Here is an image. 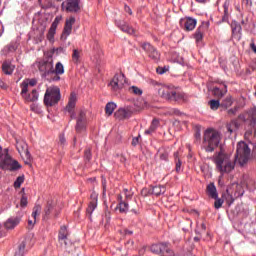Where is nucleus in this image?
I'll return each mask as SVG.
<instances>
[{
    "label": "nucleus",
    "instance_id": "54",
    "mask_svg": "<svg viewBox=\"0 0 256 256\" xmlns=\"http://www.w3.org/2000/svg\"><path fill=\"white\" fill-rule=\"evenodd\" d=\"M236 113H237V107L228 110V115H236Z\"/></svg>",
    "mask_w": 256,
    "mask_h": 256
},
{
    "label": "nucleus",
    "instance_id": "17",
    "mask_svg": "<svg viewBox=\"0 0 256 256\" xmlns=\"http://www.w3.org/2000/svg\"><path fill=\"white\" fill-rule=\"evenodd\" d=\"M180 25L185 31H193L197 27V20L193 18H184L180 20Z\"/></svg>",
    "mask_w": 256,
    "mask_h": 256
},
{
    "label": "nucleus",
    "instance_id": "2",
    "mask_svg": "<svg viewBox=\"0 0 256 256\" xmlns=\"http://www.w3.org/2000/svg\"><path fill=\"white\" fill-rule=\"evenodd\" d=\"M221 143V133L213 128H209L204 132L203 147L206 153H213Z\"/></svg>",
    "mask_w": 256,
    "mask_h": 256
},
{
    "label": "nucleus",
    "instance_id": "53",
    "mask_svg": "<svg viewBox=\"0 0 256 256\" xmlns=\"http://www.w3.org/2000/svg\"><path fill=\"white\" fill-rule=\"evenodd\" d=\"M27 197L22 196L21 200H20V205L21 207H27Z\"/></svg>",
    "mask_w": 256,
    "mask_h": 256
},
{
    "label": "nucleus",
    "instance_id": "51",
    "mask_svg": "<svg viewBox=\"0 0 256 256\" xmlns=\"http://www.w3.org/2000/svg\"><path fill=\"white\" fill-rule=\"evenodd\" d=\"M156 73H158V75H163L164 73H167V68L158 67Z\"/></svg>",
    "mask_w": 256,
    "mask_h": 256
},
{
    "label": "nucleus",
    "instance_id": "29",
    "mask_svg": "<svg viewBox=\"0 0 256 256\" xmlns=\"http://www.w3.org/2000/svg\"><path fill=\"white\" fill-rule=\"evenodd\" d=\"M204 34H205V26H199L194 33V39L196 43L203 41Z\"/></svg>",
    "mask_w": 256,
    "mask_h": 256
},
{
    "label": "nucleus",
    "instance_id": "34",
    "mask_svg": "<svg viewBox=\"0 0 256 256\" xmlns=\"http://www.w3.org/2000/svg\"><path fill=\"white\" fill-rule=\"evenodd\" d=\"M151 191H152V195H156V197H159V195H163V193H165V191H167V189L165 188V186H154L151 187Z\"/></svg>",
    "mask_w": 256,
    "mask_h": 256
},
{
    "label": "nucleus",
    "instance_id": "50",
    "mask_svg": "<svg viewBox=\"0 0 256 256\" xmlns=\"http://www.w3.org/2000/svg\"><path fill=\"white\" fill-rule=\"evenodd\" d=\"M51 81H61V74L51 73Z\"/></svg>",
    "mask_w": 256,
    "mask_h": 256
},
{
    "label": "nucleus",
    "instance_id": "48",
    "mask_svg": "<svg viewBox=\"0 0 256 256\" xmlns=\"http://www.w3.org/2000/svg\"><path fill=\"white\" fill-rule=\"evenodd\" d=\"M62 19L63 18L61 16H56L53 23L51 24V27H54L55 29H57V27L59 26V23H61Z\"/></svg>",
    "mask_w": 256,
    "mask_h": 256
},
{
    "label": "nucleus",
    "instance_id": "13",
    "mask_svg": "<svg viewBox=\"0 0 256 256\" xmlns=\"http://www.w3.org/2000/svg\"><path fill=\"white\" fill-rule=\"evenodd\" d=\"M141 47H142L143 51H145L146 55L150 59H152V61L157 62L161 59V54L159 53L157 48H155V46L151 45V43L143 42V43H141Z\"/></svg>",
    "mask_w": 256,
    "mask_h": 256
},
{
    "label": "nucleus",
    "instance_id": "61",
    "mask_svg": "<svg viewBox=\"0 0 256 256\" xmlns=\"http://www.w3.org/2000/svg\"><path fill=\"white\" fill-rule=\"evenodd\" d=\"M195 137H196V139H201V131L200 130H196Z\"/></svg>",
    "mask_w": 256,
    "mask_h": 256
},
{
    "label": "nucleus",
    "instance_id": "19",
    "mask_svg": "<svg viewBox=\"0 0 256 256\" xmlns=\"http://www.w3.org/2000/svg\"><path fill=\"white\" fill-rule=\"evenodd\" d=\"M131 110L129 108H119L115 113L114 117L119 121H123L124 119H129L131 117Z\"/></svg>",
    "mask_w": 256,
    "mask_h": 256
},
{
    "label": "nucleus",
    "instance_id": "35",
    "mask_svg": "<svg viewBox=\"0 0 256 256\" xmlns=\"http://www.w3.org/2000/svg\"><path fill=\"white\" fill-rule=\"evenodd\" d=\"M115 109H117V104L113 103V102H109L106 104L105 107V113L108 116L113 115V111H115Z\"/></svg>",
    "mask_w": 256,
    "mask_h": 256
},
{
    "label": "nucleus",
    "instance_id": "45",
    "mask_svg": "<svg viewBox=\"0 0 256 256\" xmlns=\"http://www.w3.org/2000/svg\"><path fill=\"white\" fill-rule=\"evenodd\" d=\"M142 197H149V195H153V192L151 191V187L143 188L141 190Z\"/></svg>",
    "mask_w": 256,
    "mask_h": 256
},
{
    "label": "nucleus",
    "instance_id": "57",
    "mask_svg": "<svg viewBox=\"0 0 256 256\" xmlns=\"http://www.w3.org/2000/svg\"><path fill=\"white\" fill-rule=\"evenodd\" d=\"M160 159H161L162 161H167L168 155L165 154V153H163V154L160 155Z\"/></svg>",
    "mask_w": 256,
    "mask_h": 256
},
{
    "label": "nucleus",
    "instance_id": "46",
    "mask_svg": "<svg viewBox=\"0 0 256 256\" xmlns=\"http://www.w3.org/2000/svg\"><path fill=\"white\" fill-rule=\"evenodd\" d=\"M25 181V178H23V176H19L16 181L14 182V187L16 189H19V187H21V184Z\"/></svg>",
    "mask_w": 256,
    "mask_h": 256
},
{
    "label": "nucleus",
    "instance_id": "52",
    "mask_svg": "<svg viewBox=\"0 0 256 256\" xmlns=\"http://www.w3.org/2000/svg\"><path fill=\"white\" fill-rule=\"evenodd\" d=\"M120 234L126 237L127 235H133V231L124 229V230H120Z\"/></svg>",
    "mask_w": 256,
    "mask_h": 256
},
{
    "label": "nucleus",
    "instance_id": "18",
    "mask_svg": "<svg viewBox=\"0 0 256 256\" xmlns=\"http://www.w3.org/2000/svg\"><path fill=\"white\" fill-rule=\"evenodd\" d=\"M77 103V94L75 92H72L68 101V104L66 106V111L70 114L71 119H75V114L73 113V110L75 109V105Z\"/></svg>",
    "mask_w": 256,
    "mask_h": 256
},
{
    "label": "nucleus",
    "instance_id": "26",
    "mask_svg": "<svg viewBox=\"0 0 256 256\" xmlns=\"http://www.w3.org/2000/svg\"><path fill=\"white\" fill-rule=\"evenodd\" d=\"M245 184L241 183V184H232V189H235L234 191V197H243L244 193H245V188L244 187Z\"/></svg>",
    "mask_w": 256,
    "mask_h": 256
},
{
    "label": "nucleus",
    "instance_id": "20",
    "mask_svg": "<svg viewBox=\"0 0 256 256\" xmlns=\"http://www.w3.org/2000/svg\"><path fill=\"white\" fill-rule=\"evenodd\" d=\"M92 201L89 203L88 208L86 209V213L91 219V215H93V211L97 209V194H91Z\"/></svg>",
    "mask_w": 256,
    "mask_h": 256
},
{
    "label": "nucleus",
    "instance_id": "56",
    "mask_svg": "<svg viewBox=\"0 0 256 256\" xmlns=\"http://www.w3.org/2000/svg\"><path fill=\"white\" fill-rule=\"evenodd\" d=\"M124 9L126 13H128L129 15H133V11H131V8L129 6H125Z\"/></svg>",
    "mask_w": 256,
    "mask_h": 256
},
{
    "label": "nucleus",
    "instance_id": "6",
    "mask_svg": "<svg viewBox=\"0 0 256 256\" xmlns=\"http://www.w3.org/2000/svg\"><path fill=\"white\" fill-rule=\"evenodd\" d=\"M61 100V90L57 86H51L47 88L46 93L44 95V103L47 107H53V105H57Z\"/></svg>",
    "mask_w": 256,
    "mask_h": 256
},
{
    "label": "nucleus",
    "instance_id": "55",
    "mask_svg": "<svg viewBox=\"0 0 256 256\" xmlns=\"http://www.w3.org/2000/svg\"><path fill=\"white\" fill-rule=\"evenodd\" d=\"M65 136L64 135H60L59 136V143H60V145H65Z\"/></svg>",
    "mask_w": 256,
    "mask_h": 256
},
{
    "label": "nucleus",
    "instance_id": "4",
    "mask_svg": "<svg viewBox=\"0 0 256 256\" xmlns=\"http://www.w3.org/2000/svg\"><path fill=\"white\" fill-rule=\"evenodd\" d=\"M158 95L166 101H184L185 93L171 86H162L158 89Z\"/></svg>",
    "mask_w": 256,
    "mask_h": 256
},
{
    "label": "nucleus",
    "instance_id": "1",
    "mask_svg": "<svg viewBox=\"0 0 256 256\" xmlns=\"http://www.w3.org/2000/svg\"><path fill=\"white\" fill-rule=\"evenodd\" d=\"M213 162L216 166V171L221 175H225L235 170L237 160L233 158L231 154H227L225 151L220 150L214 154Z\"/></svg>",
    "mask_w": 256,
    "mask_h": 256
},
{
    "label": "nucleus",
    "instance_id": "63",
    "mask_svg": "<svg viewBox=\"0 0 256 256\" xmlns=\"http://www.w3.org/2000/svg\"><path fill=\"white\" fill-rule=\"evenodd\" d=\"M243 5L249 6L251 5V0H242Z\"/></svg>",
    "mask_w": 256,
    "mask_h": 256
},
{
    "label": "nucleus",
    "instance_id": "60",
    "mask_svg": "<svg viewBox=\"0 0 256 256\" xmlns=\"http://www.w3.org/2000/svg\"><path fill=\"white\" fill-rule=\"evenodd\" d=\"M28 83V86L30 85V87H35V85H36V81L35 80H30L29 82H27Z\"/></svg>",
    "mask_w": 256,
    "mask_h": 256
},
{
    "label": "nucleus",
    "instance_id": "62",
    "mask_svg": "<svg viewBox=\"0 0 256 256\" xmlns=\"http://www.w3.org/2000/svg\"><path fill=\"white\" fill-rule=\"evenodd\" d=\"M139 144V137L133 138L132 145H138Z\"/></svg>",
    "mask_w": 256,
    "mask_h": 256
},
{
    "label": "nucleus",
    "instance_id": "16",
    "mask_svg": "<svg viewBox=\"0 0 256 256\" xmlns=\"http://www.w3.org/2000/svg\"><path fill=\"white\" fill-rule=\"evenodd\" d=\"M73 25H75V17L71 16L66 19L61 39L66 41V39L69 37V35H71L73 31Z\"/></svg>",
    "mask_w": 256,
    "mask_h": 256
},
{
    "label": "nucleus",
    "instance_id": "58",
    "mask_svg": "<svg viewBox=\"0 0 256 256\" xmlns=\"http://www.w3.org/2000/svg\"><path fill=\"white\" fill-rule=\"evenodd\" d=\"M170 115H179V110L178 109H172L170 111Z\"/></svg>",
    "mask_w": 256,
    "mask_h": 256
},
{
    "label": "nucleus",
    "instance_id": "28",
    "mask_svg": "<svg viewBox=\"0 0 256 256\" xmlns=\"http://www.w3.org/2000/svg\"><path fill=\"white\" fill-rule=\"evenodd\" d=\"M206 191H207L208 197H211V199H217V197H219V195L217 194V188L213 183H210L207 186Z\"/></svg>",
    "mask_w": 256,
    "mask_h": 256
},
{
    "label": "nucleus",
    "instance_id": "64",
    "mask_svg": "<svg viewBox=\"0 0 256 256\" xmlns=\"http://www.w3.org/2000/svg\"><path fill=\"white\" fill-rule=\"evenodd\" d=\"M250 47H251L252 51H253L254 53H256V45H255V43H251V44H250Z\"/></svg>",
    "mask_w": 256,
    "mask_h": 256
},
{
    "label": "nucleus",
    "instance_id": "25",
    "mask_svg": "<svg viewBox=\"0 0 256 256\" xmlns=\"http://www.w3.org/2000/svg\"><path fill=\"white\" fill-rule=\"evenodd\" d=\"M241 124H239V120L233 119L229 123L226 124V129L228 133H235L239 129Z\"/></svg>",
    "mask_w": 256,
    "mask_h": 256
},
{
    "label": "nucleus",
    "instance_id": "59",
    "mask_svg": "<svg viewBox=\"0 0 256 256\" xmlns=\"http://www.w3.org/2000/svg\"><path fill=\"white\" fill-rule=\"evenodd\" d=\"M0 87H1V89H7V85L1 79H0Z\"/></svg>",
    "mask_w": 256,
    "mask_h": 256
},
{
    "label": "nucleus",
    "instance_id": "36",
    "mask_svg": "<svg viewBox=\"0 0 256 256\" xmlns=\"http://www.w3.org/2000/svg\"><path fill=\"white\" fill-rule=\"evenodd\" d=\"M53 73H56V75H63L65 73V67L61 62H58L55 67H53Z\"/></svg>",
    "mask_w": 256,
    "mask_h": 256
},
{
    "label": "nucleus",
    "instance_id": "38",
    "mask_svg": "<svg viewBox=\"0 0 256 256\" xmlns=\"http://www.w3.org/2000/svg\"><path fill=\"white\" fill-rule=\"evenodd\" d=\"M118 208H119L120 213H127V211H129V203L120 201Z\"/></svg>",
    "mask_w": 256,
    "mask_h": 256
},
{
    "label": "nucleus",
    "instance_id": "32",
    "mask_svg": "<svg viewBox=\"0 0 256 256\" xmlns=\"http://www.w3.org/2000/svg\"><path fill=\"white\" fill-rule=\"evenodd\" d=\"M157 127H159V120L153 119L150 127L147 130H145V135H153V133L157 131Z\"/></svg>",
    "mask_w": 256,
    "mask_h": 256
},
{
    "label": "nucleus",
    "instance_id": "15",
    "mask_svg": "<svg viewBox=\"0 0 256 256\" xmlns=\"http://www.w3.org/2000/svg\"><path fill=\"white\" fill-rule=\"evenodd\" d=\"M87 126V115L84 111H80L77 118H76V132L81 133L85 131V127Z\"/></svg>",
    "mask_w": 256,
    "mask_h": 256
},
{
    "label": "nucleus",
    "instance_id": "44",
    "mask_svg": "<svg viewBox=\"0 0 256 256\" xmlns=\"http://www.w3.org/2000/svg\"><path fill=\"white\" fill-rule=\"evenodd\" d=\"M223 203H224V200L217 196L214 202L215 209H221V207H223Z\"/></svg>",
    "mask_w": 256,
    "mask_h": 256
},
{
    "label": "nucleus",
    "instance_id": "30",
    "mask_svg": "<svg viewBox=\"0 0 256 256\" xmlns=\"http://www.w3.org/2000/svg\"><path fill=\"white\" fill-rule=\"evenodd\" d=\"M16 149L20 153V155H22L23 153L25 155H29V149H28L27 143L23 141L17 142Z\"/></svg>",
    "mask_w": 256,
    "mask_h": 256
},
{
    "label": "nucleus",
    "instance_id": "31",
    "mask_svg": "<svg viewBox=\"0 0 256 256\" xmlns=\"http://www.w3.org/2000/svg\"><path fill=\"white\" fill-rule=\"evenodd\" d=\"M248 119L251 127L256 131V107L248 112Z\"/></svg>",
    "mask_w": 256,
    "mask_h": 256
},
{
    "label": "nucleus",
    "instance_id": "11",
    "mask_svg": "<svg viewBox=\"0 0 256 256\" xmlns=\"http://www.w3.org/2000/svg\"><path fill=\"white\" fill-rule=\"evenodd\" d=\"M150 252L159 256H175V252L167 243L153 244L150 247Z\"/></svg>",
    "mask_w": 256,
    "mask_h": 256
},
{
    "label": "nucleus",
    "instance_id": "39",
    "mask_svg": "<svg viewBox=\"0 0 256 256\" xmlns=\"http://www.w3.org/2000/svg\"><path fill=\"white\" fill-rule=\"evenodd\" d=\"M175 163H176V172L179 173L181 171V159H179V152L174 153Z\"/></svg>",
    "mask_w": 256,
    "mask_h": 256
},
{
    "label": "nucleus",
    "instance_id": "49",
    "mask_svg": "<svg viewBox=\"0 0 256 256\" xmlns=\"http://www.w3.org/2000/svg\"><path fill=\"white\" fill-rule=\"evenodd\" d=\"M224 107H231L233 105V100L231 97H227L223 102Z\"/></svg>",
    "mask_w": 256,
    "mask_h": 256
},
{
    "label": "nucleus",
    "instance_id": "42",
    "mask_svg": "<svg viewBox=\"0 0 256 256\" xmlns=\"http://www.w3.org/2000/svg\"><path fill=\"white\" fill-rule=\"evenodd\" d=\"M25 255V242H22L19 247L18 251L15 253L14 256H23Z\"/></svg>",
    "mask_w": 256,
    "mask_h": 256
},
{
    "label": "nucleus",
    "instance_id": "41",
    "mask_svg": "<svg viewBox=\"0 0 256 256\" xmlns=\"http://www.w3.org/2000/svg\"><path fill=\"white\" fill-rule=\"evenodd\" d=\"M129 93H132L133 95H143V90H141V88L137 87V86H131L129 88Z\"/></svg>",
    "mask_w": 256,
    "mask_h": 256
},
{
    "label": "nucleus",
    "instance_id": "14",
    "mask_svg": "<svg viewBox=\"0 0 256 256\" xmlns=\"http://www.w3.org/2000/svg\"><path fill=\"white\" fill-rule=\"evenodd\" d=\"M109 85L114 93H119L125 86V75L122 73L116 74L110 81Z\"/></svg>",
    "mask_w": 256,
    "mask_h": 256
},
{
    "label": "nucleus",
    "instance_id": "27",
    "mask_svg": "<svg viewBox=\"0 0 256 256\" xmlns=\"http://www.w3.org/2000/svg\"><path fill=\"white\" fill-rule=\"evenodd\" d=\"M37 215H41V205H35L32 212V217L34 220H28V225L33 227L37 221Z\"/></svg>",
    "mask_w": 256,
    "mask_h": 256
},
{
    "label": "nucleus",
    "instance_id": "40",
    "mask_svg": "<svg viewBox=\"0 0 256 256\" xmlns=\"http://www.w3.org/2000/svg\"><path fill=\"white\" fill-rule=\"evenodd\" d=\"M208 105L210 106V109H212V111H217V109H219V106L221 105L219 100H210L208 102Z\"/></svg>",
    "mask_w": 256,
    "mask_h": 256
},
{
    "label": "nucleus",
    "instance_id": "21",
    "mask_svg": "<svg viewBox=\"0 0 256 256\" xmlns=\"http://www.w3.org/2000/svg\"><path fill=\"white\" fill-rule=\"evenodd\" d=\"M117 25L121 31L124 33H128V35H134L137 36V30H135L133 27L125 24V22H117Z\"/></svg>",
    "mask_w": 256,
    "mask_h": 256
},
{
    "label": "nucleus",
    "instance_id": "10",
    "mask_svg": "<svg viewBox=\"0 0 256 256\" xmlns=\"http://www.w3.org/2000/svg\"><path fill=\"white\" fill-rule=\"evenodd\" d=\"M53 53H55V50L50 52L47 60L41 61L38 64V69L43 77H49L53 73Z\"/></svg>",
    "mask_w": 256,
    "mask_h": 256
},
{
    "label": "nucleus",
    "instance_id": "23",
    "mask_svg": "<svg viewBox=\"0 0 256 256\" xmlns=\"http://www.w3.org/2000/svg\"><path fill=\"white\" fill-rule=\"evenodd\" d=\"M230 6H231V0H225L223 4L222 23H229V7Z\"/></svg>",
    "mask_w": 256,
    "mask_h": 256
},
{
    "label": "nucleus",
    "instance_id": "43",
    "mask_svg": "<svg viewBox=\"0 0 256 256\" xmlns=\"http://www.w3.org/2000/svg\"><path fill=\"white\" fill-rule=\"evenodd\" d=\"M79 57H81V51L74 49L72 54V60L74 63H79Z\"/></svg>",
    "mask_w": 256,
    "mask_h": 256
},
{
    "label": "nucleus",
    "instance_id": "47",
    "mask_svg": "<svg viewBox=\"0 0 256 256\" xmlns=\"http://www.w3.org/2000/svg\"><path fill=\"white\" fill-rule=\"evenodd\" d=\"M91 149H86L84 152V159L86 161V163H89V161H91Z\"/></svg>",
    "mask_w": 256,
    "mask_h": 256
},
{
    "label": "nucleus",
    "instance_id": "12",
    "mask_svg": "<svg viewBox=\"0 0 256 256\" xmlns=\"http://www.w3.org/2000/svg\"><path fill=\"white\" fill-rule=\"evenodd\" d=\"M61 8L66 13H81V0H65L62 2Z\"/></svg>",
    "mask_w": 256,
    "mask_h": 256
},
{
    "label": "nucleus",
    "instance_id": "8",
    "mask_svg": "<svg viewBox=\"0 0 256 256\" xmlns=\"http://www.w3.org/2000/svg\"><path fill=\"white\" fill-rule=\"evenodd\" d=\"M58 242L62 249L71 253L73 250V242L69 239V230H67V226H61L58 232Z\"/></svg>",
    "mask_w": 256,
    "mask_h": 256
},
{
    "label": "nucleus",
    "instance_id": "9",
    "mask_svg": "<svg viewBox=\"0 0 256 256\" xmlns=\"http://www.w3.org/2000/svg\"><path fill=\"white\" fill-rule=\"evenodd\" d=\"M21 96L25 103H35V101L39 99V92L33 89L31 93H29V83L24 81L21 84Z\"/></svg>",
    "mask_w": 256,
    "mask_h": 256
},
{
    "label": "nucleus",
    "instance_id": "22",
    "mask_svg": "<svg viewBox=\"0 0 256 256\" xmlns=\"http://www.w3.org/2000/svg\"><path fill=\"white\" fill-rule=\"evenodd\" d=\"M19 223H21V218L19 216L11 217L5 222L4 227L6 229H15Z\"/></svg>",
    "mask_w": 256,
    "mask_h": 256
},
{
    "label": "nucleus",
    "instance_id": "24",
    "mask_svg": "<svg viewBox=\"0 0 256 256\" xmlns=\"http://www.w3.org/2000/svg\"><path fill=\"white\" fill-rule=\"evenodd\" d=\"M2 71L5 75H13V71H15V65L10 61H5L2 64Z\"/></svg>",
    "mask_w": 256,
    "mask_h": 256
},
{
    "label": "nucleus",
    "instance_id": "7",
    "mask_svg": "<svg viewBox=\"0 0 256 256\" xmlns=\"http://www.w3.org/2000/svg\"><path fill=\"white\" fill-rule=\"evenodd\" d=\"M249 157H251V149L249 148V145L245 142H239L237 144V150L235 158L238 163L243 166L247 161H249Z\"/></svg>",
    "mask_w": 256,
    "mask_h": 256
},
{
    "label": "nucleus",
    "instance_id": "3",
    "mask_svg": "<svg viewBox=\"0 0 256 256\" xmlns=\"http://www.w3.org/2000/svg\"><path fill=\"white\" fill-rule=\"evenodd\" d=\"M61 215V206L57 203V199L49 198L43 208L42 219L49 221V219H57Z\"/></svg>",
    "mask_w": 256,
    "mask_h": 256
},
{
    "label": "nucleus",
    "instance_id": "37",
    "mask_svg": "<svg viewBox=\"0 0 256 256\" xmlns=\"http://www.w3.org/2000/svg\"><path fill=\"white\" fill-rule=\"evenodd\" d=\"M56 31H57V28H54L53 26L50 27L48 34H47L48 41H50V42L54 41Z\"/></svg>",
    "mask_w": 256,
    "mask_h": 256
},
{
    "label": "nucleus",
    "instance_id": "33",
    "mask_svg": "<svg viewBox=\"0 0 256 256\" xmlns=\"http://www.w3.org/2000/svg\"><path fill=\"white\" fill-rule=\"evenodd\" d=\"M212 92L214 97H218V99H221V97H224L225 93H227V86H223L222 89L215 87Z\"/></svg>",
    "mask_w": 256,
    "mask_h": 256
},
{
    "label": "nucleus",
    "instance_id": "5",
    "mask_svg": "<svg viewBox=\"0 0 256 256\" xmlns=\"http://www.w3.org/2000/svg\"><path fill=\"white\" fill-rule=\"evenodd\" d=\"M0 167L5 171H17V169H21V165L17 160H13L9 155L8 149L1 148L0 153Z\"/></svg>",
    "mask_w": 256,
    "mask_h": 256
}]
</instances>
